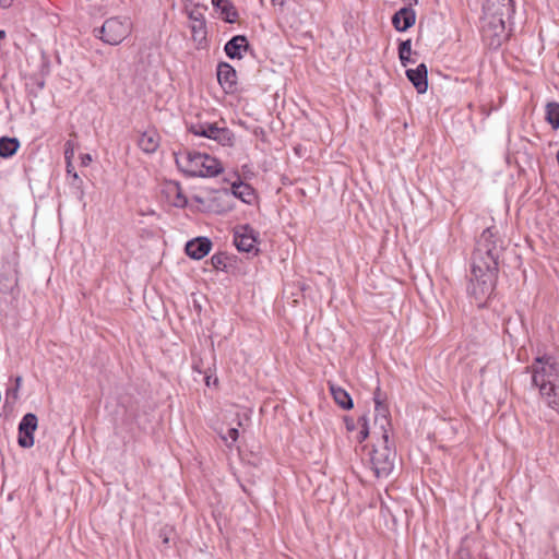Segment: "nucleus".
Returning <instances> with one entry per match:
<instances>
[{
	"instance_id": "obj_3",
	"label": "nucleus",
	"mask_w": 559,
	"mask_h": 559,
	"mask_svg": "<svg viewBox=\"0 0 559 559\" xmlns=\"http://www.w3.org/2000/svg\"><path fill=\"white\" fill-rule=\"evenodd\" d=\"M532 373L533 383L538 386L540 395L549 407L557 409L559 397L554 384L558 376L556 364L551 361L550 357H538L532 366Z\"/></svg>"
},
{
	"instance_id": "obj_8",
	"label": "nucleus",
	"mask_w": 559,
	"mask_h": 559,
	"mask_svg": "<svg viewBox=\"0 0 559 559\" xmlns=\"http://www.w3.org/2000/svg\"><path fill=\"white\" fill-rule=\"evenodd\" d=\"M385 394L381 392L380 386H377L373 393L376 414L372 433L379 436L390 435L391 430L390 412L388 405L385 404Z\"/></svg>"
},
{
	"instance_id": "obj_31",
	"label": "nucleus",
	"mask_w": 559,
	"mask_h": 559,
	"mask_svg": "<svg viewBox=\"0 0 559 559\" xmlns=\"http://www.w3.org/2000/svg\"><path fill=\"white\" fill-rule=\"evenodd\" d=\"M188 17L190 20V22H193V21H205L204 20V15L203 13L201 12V10L199 8H193L191 10L188 11Z\"/></svg>"
},
{
	"instance_id": "obj_20",
	"label": "nucleus",
	"mask_w": 559,
	"mask_h": 559,
	"mask_svg": "<svg viewBox=\"0 0 559 559\" xmlns=\"http://www.w3.org/2000/svg\"><path fill=\"white\" fill-rule=\"evenodd\" d=\"M17 278L15 272L10 266H3L0 272V293L8 294L16 286Z\"/></svg>"
},
{
	"instance_id": "obj_27",
	"label": "nucleus",
	"mask_w": 559,
	"mask_h": 559,
	"mask_svg": "<svg viewBox=\"0 0 559 559\" xmlns=\"http://www.w3.org/2000/svg\"><path fill=\"white\" fill-rule=\"evenodd\" d=\"M359 423L361 425V429L358 432L356 439H357L358 442H362L364 440H366V438L369 435V428H368V424H367V418L365 416L360 417L359 418Z\"/></svg>"
},
{
	"instance_id": "obj_12",
	"label": "nucleus",
	"mask_w": 559,
	"mask_h": 559,
	"mask_svg": "<svg viewBox=\"0 0 559 559\" xmlns=\"http://www.w3.org/2000/svg\"><path fill=\"white\" fill-rule=\"evenodd\" d=\"M212 242L206 237H199L186 245V253L195 260L204 258L211 250Z\"/></svg>"
},
{
	"instance_id": "obj_13",
	"label": "nucleus",
	"mask_w": 559,
	"mask_h": 559,
	"mask_svg": "<svg viewBox=\"0 0 559 559\" xmlns=\"http://www.w3.org/2000/svg\"><path fill=\"white\" fill-rule=\"evenodd\" d=\"M408 80L413 83L418 93L423 94L428 88V70L425 63H420L416 69L406 71Z\"/></svg>"
},
{
	"instance_id": "obj_4",
	"label": "nucleus",
	"mask_w": 559,
	"mask_h": 559,
	"mask_svg": "<svg viewBox=\"0 0 559 559\" xmlns=\"http://www.w3.org/2000/svg\"><path fill=\"white\" fill-rule=\"evenodd\" d=\"M498 269H495V263L491 267L485 265L484 262L472 264V273L467 292L473 297L478 307H483L486 300L493 292Z\"/></svg>"
},
{
	"instance_id": "obj_10",
	"label": "nucleus",
	"mask_w": 559,
	"mask_h": 559,
	"mask_svg": "<svg viewBox=\"0 0 559 559\" xmlns=\"http://www.w3.org/2000/svg\"><path fill=\"white\" fill-rule=\"evenodd\" d=\"M35 414L27 413L19 424L17 444L21 448L28 449L33 447L35 439Z\"/></svg>"
},
{
	"instance_id": "obj_38",
	"label": "nucleus",
	"mask_w": 559,
	"mask_h": 559,
	"mask_svg": "<svg viewBox=\"0 0 559 559\" xmlns=\"http://www.w3.org/2000/svg\"><path fill=\"white\" fill-rule=\"evenodd\" d=\"M21 383H22V378H21V377H16V379H15V385H14V386H17V388L20 389Z\"/></svg>"
},
{
	"instance_id": "obj_28",
	"label": "nucleus",
	"mask_w": 559,
	"mask_h": 559,
	"mask_svg": "<svg viewBox=\"0 0 559 559\" xmlns=\"http://www.w3.org/2000/svg\"><path fill=\"white\" fill-rule=\"evenodd\" d=\"M74 155H75V144L72 141H68L66 143L64 156H66V160L68 162L69 167L72 166V159H73Z\"/></svg>"
},
{
	"instance_id": "obj_21",
	"label": "nucleus",
	"mask_w": 559,
	"mask_h": 559,
	"mask_svg": "<svg viewBox=\"0 0 559 559\" xmlns=\"http://www.w3.org/2000/svg\"><path fill=\"white\" fill-rule=\"evenodd\" d=\"M233 194L239 198L245 203H251L254 199L253 189L243 182L233 183L231 186Z\"/></svg>"
},
{
	"instance_id": "obj_7",
	"label": "nucleus",
	"mask_w": 559,
	"mask_h": 559,
	"mask_svg": "<svg viewBox=\"0 0 559 559\" xmlns=\"http://www.w3.org/2000/svg\"><path fill=\"white\" fill-rule=\"evenodd\" d=\"M96 35L105 44L120 45L132 33V22L129 17L112 16L107 19Z\"/></svg>"
},
{
	"instance_id": "obj_35",
	"label": "nucleus",
	"mask_w": 559,
	"mask_h": 559,
	"mask_svg": "<svg viewBox=\"0 0 559 559\" xmlns=\"http://www.w3.org/2000/svg\"><path fill=\"white\" fill-rule=\"evenodd\" d=\"M345 423H346L347 430L350 431V430H353L355 428V424H354V421L352 419L345 418Z\"/></svg>"
},
{
	"instance_id": "obj_26",
	"label": "nucleus",
	"mask_w": 559,
	"mask_h": 559,
	"mask_svg": "<svg viewBox=\"0 0 559 559\" xmlns=\"http://www.w3.org/2000/svg\"><path fill=\"white\" fill-rule=\"evenodd\" d=\"M412 41L411 39L404 40L399 46V58L401 63L405 67L411 61Z\"/></svg>"
},
{
	"instance_id": "obj_32",
	"label": "nucleus",
	"mask_w": 559,
	"mask_h": 559,
	"mask_svg": "<svg viewBox=\"0 0 559 559\" xmlns=\"http://www.w3.org/2000/svg\"><path fill=\"white\" fill-rule=\"evenodd\" d=\"M17 391H19L17 386L9 388L7 390L5 401L9 402L10 400H12V402H14L17 399Z\"/></svg>"
},
{
	"instance_id": "obj_23",
	"label": "nucleus",
	"mask_w": 559,
	"mask_h": 559,
	"mask_svg": "<svg viewBox=\"0 0 559 559\" xmlns=\"http://www.w3.org/2000/svg\"><path fill=\"white\" fill-rule=\"evenodd\" d=\"M20 143L15 138L3 136L0 139V156L3 158L11 157L19 148Z\"/></svg>"
},
{
	"instance_id": "obj_40",
	"label": "nucleus",
	"mask_w": 559,
	"mask_h": 559,
	"mask_svg": "<svg viewBox=\"0 0 559 559\" xmlns=\"http://www.w3.org/2000/svg\"><path fill=\"white\" fill-rule=\"evenodd\" d=\"M193 369H194L195 371H198L199 373H201V372H202L198 365H194V366H193Z\"/></svg>"
},
{
	"instance_id": "obj_33",
	"label": "nucleus",
	"mask_w": 559,
	"mask_h": 559,
	"mask_svg": "<svg viewBox=\"0 0 559 559\" xmlns=\"http://www.w3.org/2000/svg\"><path fill=\"white\" fill-rule=\"evenodd\" d=\"M204 381H205V384L206 386H211V384L213 383L214 385H216L218 383V379L217 377H214L212 374H209L205 372V377H204Z\"/></svg>"
},
{
	"instance_id": "obj_39",
	"label": "nucleus",
	"mask_w": 559,
	"mask_h": 559,
	"mask_svg": "<svg viewBox=\"0 0 559 559\" xmlns=\"http://www.w3.org/2000/svg\"><path fill=\"white\" fill-rule=\"evenodd\" d=\"M5 31L3 29H0V39L4 38L5 37Z\"/></svg>"
},
{
	"instance_id": "obj_9",
	"label": "nucleus",
	"mask_w": 559,
	"mask_h": 559,
	"mask_svg": "<svg viewBox=\"0 0 559 559\" xmlns=\"http://www.w3.org/2000/svg\"><path fill=\"white\" fill-rule=\"evenodd\" d=\"M189 130L199 136H205L222 145H231L234 135L227 128H221L216 123L192 124Z\"/></svg>"
},
{
	"instance_id": "obj_16",
	"label": "nucleus",
	"mask_w": 559,
	"mask_h": 559,
	"mask_svg": "<svg viewBox=\"0 0 559 559\" xmlns=\"http://www.w3.org/2000/svg\"><path fill=\"white\" fill-rule=\"evenodd\" d=\"M160 144V136L156 130H147L143 132L138 141L139 147L146 154L157 151Z\"/></svg>"
},
{
	"instance_id": "obj_25",
	"label": "nucleus",
	"mask_w": 559,
	"mask_h": 559,
	"mask_svg": "<svg viewBox=\"0 0 559 559\" xmlns=\"http://www.w3.org/2000/svg\"><path fill=\"white\" fill-rule=\"evenodd\" d=\"M222 17L227 23H235L238 17V13L235 7L229 2L225 1V3L219 8Z\"/></svg>"
},
{
	"instance_id": "obj_22",
	"label": "nucleus",
	"mask_w": 559,
	"mask_h": 559,
	"mask_svg": "<svg viewBox=\"0 0 559 559\" xmlns=\"http://www.w3.org/2000/svg\"><path fill=\"white\" fill-rule=\"evenodd\" d=\"M189 27L191 29L192 39L201 47L206 40V25L205 21H193L190 22Z\"/></svg>"
},
{
	"instance_id": "obj_29",
	"label": "nucleus",
	"mask_w": 559,
	"mask_h": 559,
	"mask_svg": "<svg viewBox=\"0 0 559 559\" xmlns=\"http://www.w3.org/2000/svg\"><path fill=\"white\" fill-rule=\"evenodd\" d=\"M225 260H226V257L223 253H218V254L212 255L211 263H212L213 267H215L216 270H222V269L226 267Z\"/></svg>"
},
{
	"instance_id": "obj_5",
	"label": "nucleus",
	"mask_w": 559,
	"mask_h": 559,
	"mask_svg": "<svg viewBox=\"0 0 559 559\" xmlns=\"http://www.w3.org/2000/svg\"><path fill=\"white\" fill-rule=\"evenodd\" d=\"M395 457L396 452L390 442V435L380 436L370 453V465L374 475L378 478L389 476L393 471Z\"/></svg>"
},
{
	"instance_id": "obj_19",
	"label": "nucleus",
	"mask_w": 559,
	"mask_h": 559,
	"mask_svg": "<svg viewBox=\"0 0 559 559\" xmlns=\"http://www.w3.org/2000/svg\"><path fill=\"white\" fill-rule=\"evenodd\" d=\"M329 386H330V392H331L335 403L340 407H342L343 409L353 408V406H354L353 400L346 390H344L343 388H341L334 383H330Z\"/></svg>"
},
{
	"instance_id": "obj_2",
	"label": "nucleus",
	"mask_w": 559,
	"mask_h": 559,
	"mask_svg": "<svg viewBox=\"0 0 559 559\" xmlns=\"http://www.w3.org/2000/svg\"><path fill=\"white\" fill-rule=\"evenodd\" d=\"M175 156L178 168L190 177H214L223 171L219 160L207 154L182 151Z\"/></svg>"
},
{
	"instance_id": "obj_18",
	"label": "nucleus",
	"mask_w": 559,
	"mask_h": 559,
	"mask_svg": "<svg viewBox=\"0 0 559 559\" xmlns=\"http://www.w3.org/2000/svg\"><path fill=\"white\" fill-rule=\"evenodd\" d=\"M248 40L245 36L238 35L233 37L226 45L225 51L229 58H238L242 57V51L248 49Z\"/></svg>"
},
{
	"instance_id": "obj_14",
	"label": "nucleus",
	"mask_w": 559,
	"mask_h": 559,
	"mask_svg": "<svg viewBox=\"0 0 559 559\" xmlns=\"http://www.w3.org/2000/svg\"><path fill=\"white\" fill-rule=\"evenodd\" d=\"M416 22L415 11L411 8L400 9L392 17V24L399 32H405Z\"/></svg>"
},
{
	"instance_id": "obj_1",
	"label": "nucleus",
	"mask_w": 559,
	"mask_h": 559,
	"mask_svg": "<svg viewBox=\"0 0 559 559\" xmlns=\"http://www.w3.org/2000/svg\"><path fill=\"white\" fill-rule=\"evenodd\" d=\"M483 32L489 45L498 47L507 38L504 16L514 11V0H486Z\"/></svg>"
},
{
	"instance_id": "obj_11",
	"label": "nucleus",
	"mask_w": 559,
	"mask_h": 559,
	"mask_svg": "<svg viewBox=\"0 0 559 559\" xmlns=\"http://www.w3.org/2000/svg\"><path fill=\"white\" fill-rule=\"evenodd\" d=\"M217 80L225 92H234L237 83L236 70L226 62L219 63L217 67Z\"/></svg>"
},
{
	"instance_id": "obj_17",
	"label": "nucleus",
	"mask_w": 559,
	"mask_h": 559,
	"mask_svg": "<svg viewBox=\"0 0 559 559\" xmlns=\"http://www.w3.org/2000/svg\"><path fill=\"white\" fill-rule=\"evenodd\" d=\"M164 193L174 206L183 207L187 204V198L183 195L178 182H167L164 188Z\"/></svg>"
},
{
	"instance_id": "obj_24",
	"label": "nucleus",
	"mask_w": 559,
	"mask_h": 559,
	"mask_svg": "<svg viewBox=\"0 0 559 559\" xmlns=\"http://www.w3.org/2000/svg\"><path fill=\"white\" fill-rule=\"evenodd\" d=\"M546 120L555 130L559 128V103L551 102L547 104Z\"/></svg>"
},
{
	"instance_id": "obj_42",
	"label": "nucleus",
	"mask_w": 559,
	"mask_h": 559,
	"mask_svg": "<svg viewBox=\"0 0 559 559\" xmlns=\"http://www.w3.org/2000/svg\"><path fill=\"white\" fill-rule=\"evenodd\" d=\"M462 559V558H461Z\"/></svg>"
},
{
	"instance_id": "obj_36",
	"label": "nucleus",
	"mask_w": 559,
	"mask_h": 559,
	"mask_svg": "<svg viewBox=\"0 0 559 559\" xmlns=\"http://www.w3.org/2000/svg\"><path fill=\"white\" fill-rule=\"evenodd\" d=\"M67 171H68V174H71V175L73 176V178H74V179H76V180L79 179L78 174L74 171V167H73V165H72L71 167H69V166L67 165Z\"/></svg>"
},
{
	"instance_id": "obj_34",
	"label": "nucleus",
	"mask_w": 559,
	"mask_h": 559,
	"mask_svg": "<svg viewBox=\"0 0 559 559\" xmlns=\"http://www.w3.org/2000/svg\"><path fill=\"white\" fill-rule=\"evenodd\" d=\"M80 158H81V165L85 166V167L88 166L93 160V158L90 154H82Z\"/></svg>"
},
{
	"instance_id": "obj_41",
	"label": "nucleus",
	"mask_w": 559,
	"mask_h": 559,
	"mask_svg": "<svg viewBox=\"0 0 559 559\" xmlns=\"http://www.w3.org/2000/svg\"><path fill=\"white\" fill-rule=\"evenodd\" d=\"M414 1V4H417L418 0H413Z\"/></svg>"
},
{
	"instance_id": "obj_15",
	"label": "nucleus",
	"mask_w": 559,
	"mask_h": 559,
	"mask_svg": "<svg viewBox=\"0 0 559 559\" xmlns=\"http://www.w3.org/2000/svg\"><path fill=\"white\" fill-rule=\"evenodd\" d=\"M234 242L239 251L251 252L255 249V238L248 227H239L235 233Z\"/></svg>"
},
{
	"instance_id": "obj_6",
	"label": "nucleus",
	"mask_w": 559,
	"mask_h": 559,
	"mask_svg": "<svg viewBox=\"0 0 559 559\" xmlns=\"http://www.w3.org/2000/svg\"><path fill=\"white\" fill-rule=\"evenodd\" d=\"M502 246L498 243L496 239V231L492 227H488L483 231L478 241L477 248L473 257V263L484 262L485 265L491 267V263H495V269H498V260Z\"/></svg>"
},
{
	"instance_id": "obj_37",
	"label": "nucleus",
	"mask_w": 559,
	"mask_h": 559,
	"mask_svg": "<svg viewBox=\"0 0 559 559\" xmlns=\"http://www.w3.org/2000/svg\"><path fill=\"white\" fill-rule=\"evenodd\" d=\"M12 3V0H0V5L2 8H8Z\"/></svg>"
},
{
	"instance_id": "obj_30",
	"label": "nucleus",
	"mask_w": 559,
	"mask_h": 559,
	"mask_svg": "<svg viewBox=\"0 0 559 559\" xmlns=\"http://www.w3.org/2000/svg\"><path fill=\"white\" fill-rule=\"evenodd\" d=\"M239 437V431L237 428H230L227 431V435H222V439L227 443L230 440L231 443L236 442Z\"/></svg>"
}]
</instances>
